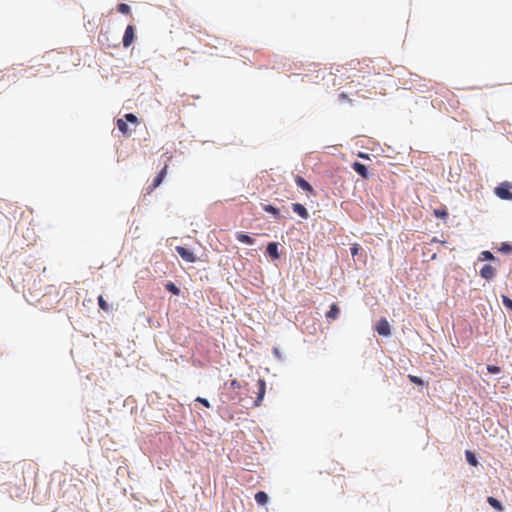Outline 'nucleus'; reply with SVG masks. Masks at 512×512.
I'll use <instances>...</instances> for the list:
<instances>
[{
  "label": "nucleus",
  "mask_w": 512,
  "mask_h": 512,
  "mask_svg": "<svg viewBox=\"0 0 512 512\" xmlns=\"http://www.w3.org/2000/svg\"><path fill=\"white\" fill-rule=\"evenodd\" d=\"M118 11L122 14H130L131 13L130 6L125 3H120L118 5Z\"/></svg>",
  "instance_id": "21"
},
{
  "label": "nucleus",
  "mask_w": 512,
  "mask_h": 512,
  "mask_svg": "<svg viewBox=\"0 0 512 512\" xmlns=\"http://www.w3.org/2000/svg\"><path fill=\"white\" fill-rule=\"evenodd\" d=\"M292 210L294 213L298 214L302 219H307L309 217L307 209L300 203H293Z\"/></svg>",
  "instance_id": "10"
},
{
  "label": "nucleus",
  "mask_w": 512,
  "mask_h": 512,
  "mask_svg": "<svg viewBox=\"0 0 512 512\" xmlns=\"http://www.w3.org/2000/svg\"><path fill=\"white\" fill-rule=\"evenodd\" d=\"M480 275L482 278L490 280L495 277L496 269L493 266L486 264L481 268Z\"/></svg>",
  "instance_id": "8"
},
{
  "label": "nucleus",
  "mask_w": 512,
  "mask_h": 512,
  "mask_svg": "<svg viewBox=\"0 0 512 512\" xmlns=\"http://www.w3.org/2000/svg\"><path fill=\"white\" fill-rule=\"evenodd\" d=\"M376 331L379 335L389 336L391 334L389 322L385 318L380 319L376 324Z\"/></svg>",
  "instance_id": "4"
},
{
  "label": "nucleus",
  "mask_w": 512,
  "mask_h": 512,
  "mask_svg": "<svg viewBox=\"0 0 512 512\" xmlns=\"http://www.w3.org/2000/svg\"><path fill=\"white\" fill-rule=\"evenodd\" d=\"M165 288L174 295H179L180 293V289L173 282H168Z\"/></svg>",
  "instance_id": "19"
},
{
  "label": "nucleus",
  "mask_w": 512,
  "mask_h": 512,
  "mask_svg": "<svg viewBox=\"0 0 512 512\" xmlns=\"http://www.w3.org/2000/svg\"><path fill=\"white\" fill-rule=\"evenodd\" d=\"M195 401L201 403L206 408H210V403L206 398L197 397Z\"/></svg>",
  "instance_id": "29"
},
{
  "label": "nucleus",
  "mask_w": 512,
  "mask_h": 512,
  "mask_svg": "<svg viewBox=\"0 0 512 512\" xmlns=\"http://www.w3.org/2000/svg\"><path fill=\"white\" fill-rule=\"evenodd\" d=\"M263 210L268 212V213H271L275 218H280V211L278 208L268 204V205H264L263 206Z\"/></svg>",
  "instance_id": "17"
},
{
  "label": "nucleus",
  "mask_w": 512,
  "mask_h": 512,
  "mask_svg": "<svg viewBox=\"0 0 512 512\" xmlns=\"http://www.w3.org/2000/svg\"><path fill=\"white\" fill-rule=\"evenodd\" d=\"M98 305L103 311L107 312L110 310L109 304L105 301L102 295L98 297Z\"/></svg>",
  "instance_id": "20"
},
{
  "label": "nucleus",
  "mask_w": 512,
  "mask_h": 512,
  "mask_svg": "<svg viewBox=\"0 0 512 512\" xmlns=\"http://www.w3.org/2000/svg\"><path fill=\"white\" fill-rule=\"evenodd\" d=\"M352 168L362 178H364V179L368 178V170H367V167L364 164H362L360 162H354L352 164Z\"/></svg>",
  "instance_id": "9"
},
{
  "label": "nucleus",
  "mask_w": 512,
  "mask_h": 512,
  "mask_svg": "<svg viewBox=\"0 0 512 512\" xmlns=\"http://www.w3.org/2000/svg\"><path fill=\"white\" fill-rule=\"evenodd\" d=\"M465 454H466L467 462L471 466H477L478 465V461H477L475 455L471 451L467 450Z\"/></svg>",
  "instance_id": "18"
},
{
  "label": "nucleus",
  "mask_w": 512,
  "mask_h": 512,
  "mask_svg": "<svg viewBox=\"0 0 512 512\" xmlns=\"http://www.w3.org/2000/svg\"><path fill=\"white\" fill-rule=\"evenodd\" d=\"M168 165H165L162 170L159 172V174L155 177L153 180L152 185L148 188V192L150 193L154 189H156L164 180V177L167 174Z\"/></svg>",
  "instance_id": "6"
},
{
  "label": "nucleus",
  "mask_w": 512,
  "mask_h": 512,
  "mask_svg": "<svg viewBox=\"0 0 512 512\" xmlns=\"http://www.w3.org/2000/svg\"><path fill=\"white\" fill-rule=\"evenodd\" d=\"M359 250H360V245H359V244H357V243L353 244V245L351 246V248H350L351 255H352L353 257H354V256H356V255L358 254Z\"/></svg>",
  "instance_id": "28"
},
{
  "label": "nucleus",
  "mask_w": 512,
  "mask_h": 512,
  "mask_svg": "<svg viewBox=\"0 0 512 512\" xmlns=\"http://www.w3.org/2000/svg\"><path fill=\"white\" fill-rule=\"evenodd\" d=\"M294 179H295V183L301 189L315 195V191H314L313 187L302 176L296 175Z\"/></svg>",
  "instance_id": "7"
},
{
  "label": "nucleus",
  "mask_w": 512,
  "mask_h": 512,
  "mask_svg": "<svg viewBox=\"0 0 512 512\" xmlns=\"http://www.w3.org/2000/svg\"><path fill=\"white\" fill-rule=\"evenodd\" d=\"M230 387H231L232 389H240V388H241V384H240V382H239V381H237V380H235V379H234V380H232V381L230 382Z\"/></svg>",
  "instance_id": "31"
},
{
  "label": "nucleus",
  "mask_w": 512,
  "mask_h": 512,
  "mask_svg": "<svg viewBox=\"0 0 512 512\" xmlns=\"http://www.w3.org/2000/svg\"><path fill=\"white\" fill-rule=\"evenodd\" d=\"M502 303H503V305H504L507 309H509V310H511V311H512V299H510L509 297H507V296L503 295V296H502Z\"/></svg>",
  "instance_id": "24"
},
{
  "label": "nucleus",
  "mask_w": 512,
  "mask_h": 512,
  "mask_svg": "<svg viewBox=\"0 0 512 512\" xmlns=\"http://www.w3.org/2000/svg\"><path fill=\"white\" fill-rule=\"evenodd\" d=\"M340 98L341 99H347L348 97H347V95L345 93H341L340 94Z\"/></svg>",
  "instance_id": "34"
},
{
  "label": "nucleus",
  "mask_w": 512,
  "mask_h": 512,
  "mask_svg": "<svg viewBox=\"0 0 512 512\" xmlns=\"http://www.w3.org/2000/svg\"><path fill=\"white\" fill-rule=\"evenodd\" d=\"M256 399L253 403V406L254 407H258L261 405L263 399H264V396H265V393H266V382L264 379L262 378H258L257 379V382H256Z\"/></svg>",
  "instance_id": "2"
},
{
  "label": "nucleus",
  "mask_w": 512,
  "mask_h": 512,
  "mask_svg": "<svg viewBox=\"0 0 512 512\" xmlns=\"http://www.w3.org/2000/svg\"><path fill=\"white\" fill-rule=\"evenodd\" d=\"M408 378L414 384H417V385H422L423 384L422 379L420 377H418V376L409 375Z\"/></svg>",
  "instance_id": "26"
},
{
  "label": "nucleus",
  "mask_w": 512,
  "mask_h": 512,
  "mask_svg": "<svg viewBox=\"0 0 512 512\" xmlns=\"http://www.w3.org/2000/svg\"><path fill=\"white\" fill-rule=\"evenodd\" d=\"M124 118H125L126 121H128V122H130L132 124L137 125L139 123L138 118L134 114H132V113L125 114Z\"/></svg>",
  "instance_id": "22"
},
{
  "label": "nucleus",
  "mask_w": 512,
  "mask_h": 512,
  "mask_svg": "<svg viewBox=\"0 0 512 512\" xmlns=\"http://www.w3.org/2000/svg\"><path fill=\"white\" fill-rule=\"evenodd\" d=\"M499 250L501 252H509V251H511V246L508 243H502Z\"/></svg>",
  "instance_id": "30"
},
{
  "label": "nucleus",
  "mask_w": 512,
  "mask_h": 512,
  "mask_svg": "<svg viewBox=\"0 0 512 512\" xmlns=\"http://www.w3.org/2000/svg\"><path fill=\"white\" fill-rule=\"evenodd\" d=\"M117 127L123 135H130L131 131L124 119L120 118L117 120Z\"/></svg>",
  "instance_id": "13"
},
{
  "label": "nucleus",
  "mask_w": 512,
  "mask_h": 512,
  "mask_svg": "<svg viewBox=\"0 0 512 512\" xmlns=\"http://www.w3.org/2000/svg\"><path fill=\"white\" fill-rule=\"evenodd\" d=\"M236 239L239 241V242H242V243H245V244H248V245H252L254 243V239L247 235V234H244L242 232H239L236 234Z\"/></svg>",
  "instance_id": "14"
},
{
  "label": "nucleus",
  "mask_w": 512,
  "mask_h": 512,
  "mask_svg": "<svg viewBox=\"0 0 512 512\" xmlns=\"http://www.w3.org/2000/svg\"><path fill=\"white\" fill-rule=\"evenodd\" d=\"M487 370L491 374H498L500 372V367L495 365H488Z\"/></svg>",
  "instance_id": "27"
},
{
  "label": "nucleus",
  "mask_w": 512,
  "mask_h": 512,
  "mask_svg": "<svg viewBox=\"0 0 512 512\" xmlns=\"http://www.w3.org/2000/svg\"><path fill=\"white\" fill-rule=\"evenodd\" d=\"M434 215L438 218H446L447 215H448V212L445 208H441V209H435L434 210Z\"/></svg>",
  "instance_id": "23"
},
{
  "label": "nucleus",
  "mask_w": 512,
  "mask_h": 512,
  "mask_svg": "<svg viewBox=\"0 0 512 512\" xmlns=\"http://www.w3.org/2000/svg\"><path fill=\"white\" fill-rule=\"evenodd\" d=\"M175 249L184 261L188 263L196 262L197 258L191 250L182 246H177Z\"/></svg>",
  "instance_id": "3"
},
{
  "label": "nucleus",
  "mask_w": 512,
  "mask_h": 512,
  "mask_svg": "<svg viewBox=\"0 0 512 512\" xmlns=\"http://www.w3.org/2000/svg\"><path fill=\"white\" fill-rule=\"evenodd\" d=\"M268 495L267 493H265L264 491H259L255 494V501L259 504V505H265L267 504L268 502Z\"/></svg>",
  "instance_id": "15"
},
{
  "label": "nucleus",
  "mask_w": 512,
  "mask_h": 512,
  "mask_svg": "<svg viewBox=\"0 0 512 512\" xmlns=\"http://www.w3.org/2000/svg\"><path fill=\"white\" fill-rule=\"evenodd\" d=\"M487 502L495 510H497L499 512H501L503 510V506H502L501 502L499 500H497L496 498L490 496L487 498Z\"/></svg>",
  "instance_id": "16"
},
{
  "label": "nucleus",
  "mask_w": 512,
  "mask_h": 512,
  "mask_svg": "<svg viewBox=\"0 0 512 512\" xmlns=\"http://www.w3.org/2000/svg\"><path fill=\"white\" fill-rule=\"evenodd\" d=\"M359 157H361V158H366V159H368V158H369V156H368L367 154H364V153H360V154H359Z\"/></svg>",
  "instance_id": "33"
},
{
  "label": "nucleus",
  "mask_w": 512,
  "mask_h": 512,
  "mask_svg": "<svg viewBox=\"0 0 512 512\" xmlns=\"http://www.w3.org/2000/svg\"><path fill=\"white\" fill-rule=\"evenodd\" d=\"M494 193L502 200H512V184L508 181H504L495 187Z\"/></svg>",
  "instance_id": "1"
},
{
  "label": "nucleus",
  "mask_w": 512,
  "mask_h": 512,
  "mask_svg": "<svg viewBox=\"0 0 512 512\" xmlns=\"http://www.w3.org/2000/svg\"><path fill=\"white\" fill-rule=\"evenodd\" d=\"M134 38H135V30H134V27L132 25H128L126 27V30H125V33H124V36H123V46L124 47H129L133 41H134Z\"/></svg>",
  "instance_id": "5"
},
{
  "label": "nucleus",
  "mask_w": 512,
  "mask_h": 512,
  "mask_svg": "<svg viewBox=\"0 0 512 512\" xmlns=\"http://www.w3.org/2000/svg\"><path fill=\"white\" fill-rule=\"evenodd\" d=\"M431 242H433V243H445V241H441V240L437 239L436 237H433Z\"/></svg>",
  "instance_id": "32"
},
{
  "label": "nucleus",
  "mask_w": 512,
  "mask_h": 512,
  "mask_svg": "<svg viewBox=\"0 0 512 512\" xmlns=\"http://www.w3.org/2000/svg\"><path fill=\"white\" fill-rule=\"evenodd\" d=\"M495 257L490 251H483L480 260H494Z\"/></svg>",
  "instance_id": "25"
},
{
  "label": "nucleus",
  "mask_w": 512,
  "mask_h": 512,
  "mask_svg": "<svg viewBox=\"0 0 512 512\" xmlns=\"http://www.w3.org/2000/svg\"><path fill=\"white\" fill-rule=\"evenodd\" d=\"M339 313H340L339 307L337 306V304L333 303L330 306V310L326 313V318L335 320L338 318Z\"/></svg>",
  "instance_id": "12"
},
{
  "label": "nucleus",
  "mask_w": 512,
  "mask_h": 512,
  "mask_svg": "<svg viewBox=\"0 0 512 512\" xmlns=\"http://www.w3.org/2000/svg\"><path fill=\"white\" fill-rule=\"evenodd\" d=\"M267 254L273 259L276 260L279 258L278 252V244L276 242H270L266 248Z\"/></svg>",
  "instance_id": "11"
}]
</instances>
